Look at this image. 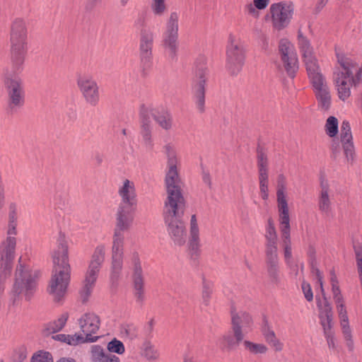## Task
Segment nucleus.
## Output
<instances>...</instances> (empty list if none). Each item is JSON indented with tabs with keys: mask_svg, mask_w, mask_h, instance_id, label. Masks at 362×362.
Wrapping results in <instances>:
<instances>
[{
	"mask_svg": "<svg viewBox=\"0 0 362 362\" xmlns=\"http://www.w3.org/2000/svg\"><path fill=\"white\" fill-rule=\"evenodd\" d=\"M153 45V33L147 30H141L139 38V54L143 63H150L152 59Z\"/></svg>",
	"mask_w": 362,
	"mask_h": 362,
	"instance_id": "24",
	"label": "nucleus"
},
{
	"mask_svg": "<svg viewBox=\"0 0 362 362\" xmlns=\"http://www.w3.org/2000/svg\"><path fill=\"white\" fill-rule=\"evenodd\" d=\"M325 132L330 139L329 149L332 156L337 158L339 153V141L337 138L339 132L338 119L334 116L329 117L325 124Z\"/></svg>",
	"mask_w": 362,
	"mask_h": 362,
	"instance_id": "22",
	"label": "nucleus"
},
{
	"mask_svg": "<svg viewBox=\"0 0 362 362\" xmlns=\"http://www.w3.org/2000/svg\"><path fill=\"white\" fill-rule=\"evenodd\" d=\"M276 194H288V180L284 173L278 174L276 180Z\"/></svg>",
	"mask_w": 362,
	"mask_h": 362,
	"instance_id": "44",
	"label": "nucleus"
},
{
	"mask_svg": "<svg viewBox=\"0 0 362 362\" xmlns=\"http://www.w3.org/2000/svg\"><path fill=\"white\" fill-rule=\"evenodd\" d=\"M163 152L167 157V164H180L174 144L172 143L166 144L163 146Z\"/></svg>",
	"mask_w": 362,
	"mask_h": 362,
	"instance_id": "41",
	"label": "nucleus"
},
{
	"mask_svg": "<svg viewBox=\"0 0 362 362\" xmlns=\"http://www.w3.org/2000/svg\"><path fill=\"white\" fill-rule=\"evenodd\" d=\"M301 288L306 300L308 301L313 300V293L310 285L308 282L303 281L302 282Z\"/></svg>",
	"mask_w": 362,
	"mask_h": 362,
	"instance_id": "51",
	"label": "nucleus"
},
{
	"mask_svg": "<svg viewBox=\"0 0 362 362\" xmlns=\"http://www.w3.org/2000/svg\"><path fill=\"white\" fill-rule=\"evenodd\" d=\"M16 235V223L12 221L9 223L8 230H7V237L16 238L15 235Z\"/></svg>",
	"mask_w": 362,
	"mask_h": 362,
	"instance_id": "54",
	"label": "nucleus"
},
{
	"mask_svg": "<svg viewBox=\"0 0 362 362\" xmlns=\"http://www.w3.org/2000/svg\"><path fill=\"white\" fill-rule=\"evenodd\" d=\"M194 101L196 104L197 108L201 112L204 110L205 104V90L201 86L198 88H193Z\"/></svg>",
	"mask_w": 362,
	"mask_h": 362,
	"instance_id": "42",
	"label": "nucleus"
},
{
	"mask_svg": "<svg viewBox=\"0 0 362 362\" xmlns=\"http://www.w3.org/2000/svg\"><path fill=\"white\" fill-rule=\"evenodd\" d=\"M107 349L109 352L115 353L119 355H122L125 352L124 345L121 341L117 339L116 338L108 342Z\"/></svg>",
	"mask_w": 362,
	"mask_h": 362,
	"instance_id": "46",
	"label": "nucleus"
},
{
	"mask_svg": "<svg viewBox=\"0 0 362 362\" xmlns=\"http://www.w3.org/2000/svg\"><path fill=\"white\" fill-rule=\"evenodd\" d=\"M54 340L66 343L70 346H76L88 342L82 334H59L52 337Z\"/></svg>",
	"mask_w": 362,
	"mask_h": 362,
	"instance_id": "36",
	"label": "nucleus"
},
{
	"mask_svg": "<svg viewBox=\"0 0 362 362\" xmlns=\"http://www.w3.org/2000/svg\"><path fill=\"white\" fill-rule=\"evenodd\" d=\"M134 220V206L119 204L115 214V227L111 250L110 278L112 280L117 279L122 272L124 259L123 233L130 230Z\"/></svg>",
	"mask_w": 362,
	"mask_h": 362,
	"instance_id": "2",
	"label": "nucleus"
},
{
	"mask_svg": "<svg viewBox=\"0 0 362 362\" xmlns=\"http://www.w3.org/2000/svg\"><path fill=\"white\" fill-rule=\"evenodd\" d=\"M266 263L269 277L274 283L280 280V269L279 266L278 252H266Z\"/></svg>",
	"mask_w": 362,
	"mask_h": 362,
	"instance_id": "29",
	"label": "nucleus"
},
{
	"mask_svg": "<svg viewBox=\"0 0 362 362\" xmlns=\"http://www.w3.org/2000/svg\"><path fill=\"white\" fill-rule=\"evenodd\" d=\"M341 146L343 148L345 161L347 164L352 165L356 158V153L351 127L346 121H344L341 127Z\"/></svg>",
	"mask_w": 362,
	"mask_h": 362,
	"instance_id": "21",
	"label": "nucleus"
},
{
	"mask_svg": "<svg viewBox=\"0 0 362 362\" xmlns=\"http://www.w3.org/2000/svg\"><path fill=\"white\" fill-rule=\"evenodd\" d=\"M183 362H194V361L192 357L189 356H185L184 358Z\"/></svg>",
	"mask_w": 362,
	"mask_h": 362,
	"instance_id": "59",
	"label": "nucleus"
},
{
	"mask_svg": "<svg viewBox=\"0 0 362 362\" xmlns=\"http://www.w3.org/2000/svg\"><path fill=\"white\" fill-rule=\"evenodd\" d=\"M106 247L104 245H98L92 255L85 275L83 286L81 291V298L83 303L86 302L91 295L100 270L105 262Z\"/></svg>",
	"mask_w": 362,
	"mask_h": 362,
	"instance_id": "6",
	"label": "nucleus"
},
{
	"mask_svg": "<svg viewBox=\"0 0 362 362\" xmlns=\"http://www.w3.org/2000/svg\"><path fill=\"white\" fill-rule=\"evenodd\" d=\"M333 80L336 83V86H338V83L339 81V72L337 69H336L333 72Z\"/></svg>",
	"mask_w": 362,
	"mask_h": 362,
	"instance_id": "56",
	"label": "nucleus"
},
{
	"mask_svg": "<svg viewBox=\"0 0 362 362\" xmlns=\"http://www.w3.org/2000/svg\"><path fill=\"white\" fill-rule=\"evenodd\" d=\"M276 196L280 230L291 229L288 193L278 194Z\"/></svg>",
	"mask_w": 362,
	"mask_h": 362,
	"instance_id": "23",
	"label": "nucleus"
},
{
	"mask_svg": "<svg viewBox=\"0 0 362 362\" xmlns=\"http://www.w3.org/2000/svg\"><path fill=\"white\" fill-rule=\"evenodd\" d=\"M319 107L327 110L331 104V96L329 89L324 80L313 83Z\"/></svg>",
	"mask_w": 362,
	"mask_h": 362,
	"instance_id": "26",
	"label": "nucleus"
},
{
	"mask_svg": "<svg viewBox=\"0 0 362 362\" xmlns=\"http://www.w3.org/2000/svg\"><path fill=\"white\" fill-rule=\"evenodd\" d=\"M254 322L251 315L244 311L232 312L231 329L233 333H235L238 337L244 338L246 334L253 329Z\"/></svg>",
	"mask_w": 362,
	"mask_h": 362,
	"instance_id": "19",
	"label": "nucleus"
},
{
	"mask_svg": "<svg viewBox=\"0 0 362 362\" xmlns=\"http://www.w3.org/2000/svg\"><path fill=\"white\" fill-rule=\"evenodd\" d=\"M262 334L265 341L269 344L277 339L275 332L266 322L262 328Z\"/></svg>",
	"mask_w": 362,
	"mask_h": 362,
	"instance_id": "48",
	"label": "nucleus"
},
{
	"mask_svg": "<svg viewBox=\"0 0 362 362\" xmlns=\"http://www.w3.org/2000/svg\"><path fill=\"white\" fill-rule=\"evenodd\" d=\"M0 362H3V361H0Z\"/></svg>",
	"mask_w": 362,
	"mask_h": 362,
	"instance_id": "63",
	"label": "nucleus"
},
{
	"mask_svg": "<svg viewBox=\"0 0 362 362\" xmlns=\"http://www.w3.org/2000/svg\"><path fill=\"white\" fill-rule=\"evenodd\" d=\"M321 190L318 199L320 211L327 216L332 215L333 204L331 199L328 184L326 182H321Z\"/></svg>",
	"mask_w": 362,
	"mask_h": 362,
	"instance_id": "27",
	"label": "nucleus"
},
{
	"mask_svg": "<svg viewBox=\"0 0 362 362\" xmlns=\"http://www.w3.org/2000/svg\"><path fill=\"white\" fill-rule=\"evenodd\" d=\"M57 362H76L73 358H62Z\"/></svg>",
	"mask_w": 362,
	"mask_h": 362,
	"instance_id": "58",
	"label": "nucleus"
},
{
	"mask_svg": "<svg viewBox=\"0 0 362 362\" xmlns=\"http://www.w3.org/2000/svg\"><path fill=\"white\" fill-rule=\"evenodd\" d=\"M180 166V164H167L165 177L166 198L164 205L186 204L182 192V182L179 173Z\"/></svg>",
	"mask_w": 362,
	"mask_h": 362,
	"instance_id": "8",
	"label": "nucleus"
},
{
	"mask_svg": "<svg viewBox=\"0 0 362 362\" xmlns=\"http://www.w3.org/2000/svg\"><path fill=\"white\" fill-rule=\"evenodd\" d=\"M291 229H281V240L282 247L284 251V257L286 262H288L291 258V243L290 238Z\"/></svg>",
	"mask_w": 362,
	"mask_h": 362,
	"instance_id": "38",
	"label": "nucleus"
},
{
	"mask_svg": "<svg viewBox=\"0 0 362 362\" xmlns=\"http://www.w3.org/2000/svg\"><path fill=\"white\" fill-rule=\"evenodd\" d=\"M150 8L155 16L160 17L168 11V5L166 0H151Z\"/></svg>",
	"mask_w": 362,
	"mask_h": 362,
	"instance_id": "39",
	"label": "nucleus"
},
{
	"mask_svg": "<svg viewBox=\"0 0 362 362\" xmlns=\"http://www.w3.org/2000/svg\"><path fill=\"white\" fill-rule=\"evenodd\" d=\"M31 362H53V358L49 352L40 350L33 355Z\"/></svg>",
	"mask_w": 362,
	"mask_h": 362,
	"instance_id": "47",
	"label": "nucleus"
},
{
	"mask_svg": "<svg viewBox=\"0 0 362 362\" xmlns=\"http://www.w3.org/2000/svg\"><path fill=\"white\" fill-rule=\"evenodd\" d=\"M28 50V29L23 19H15L10 30V59L14 69L24 63Z\"/></svg>",
	"mask_w": 362,
	"mask_h": 362,
	"instance_id": "5",
	"label": "nucleus"
},
{
	"mask_svg": "<svg viewBox=\"0 0 362 362\" xmlns=\"http://www.w3.org/2000/svg\"><path fill=\"white\" fill-rule=\"evenodd\" d=\"M298 45L312 83L324 80L313 48L308 39L300 31L298 33Z\"/></svg>",
	"mask_w": 362,
	"mask_h": 362,
	"instance_id": "10",
	"label": "nucleus"
},
{
	"mask_svg": "<svg viewBox=\"0 0 362 362\" xmlns=\"http://www.w3.org/2000/svg\"><path fill=\"white\" fill-rule=\"evenodd\" d=\"M118 194L121 198L119 204H126L129 206H136V193L134 182L125 179L119 187Z\"/></svg>",
	"mask_w": 362,
	"mask_h": 362,
	"instance_id": "25",
	"label": "nucleus"
},
{
	"mask_svg": "<svg viewBox=\"0 0 362 362\" xmlns=\"http://www.w3.org/2000/svg\"><path fill=\"white\" fill-rule=\"evenodd\" d=\"M279 52L285 70L290 76L293 77L298 69V57L294 46L288 40L282 39L279 42Z\"/></svg>",
	"mask_w": 362,
	"mask_h": 362,
	"instance_id": "15",
	"label": "nucleus"
},
{
	"mask_svg": "<svg viewBox=\"0 0 362 362\" xmlns=\"http://www.w3.org/2000/svg\"><path fill=\"white\" fill-rule=\"evenodd\" d=\"M189 246L194 251L198 250L200 247V231L195 214L192 215L190 218Z\"/></svg>",
	"mask_w": 362,
	"mask_h": 362,
	"instance_id": "31",
	"label": "nucleus"
},
{
	"mask_svg": "<svg viewBox=\"0 0 362 362\" xmlns=\"http://www.w3.org/2000/svg\"><path fill=\"white\" fill-rule=\"evenodd\" d=\"M180 18V12L170 11L166 19L165 31L163 34V47L166 54L171 59L175 58L178 50Z\"/></svg>",
	"mask_w": 362,
	"mask_h": 362,
	"instance_id": "9",
	"label": "nucleus"
},
{
	"mask_svg": "<svg viewBox=\"0 0 362 362\" xmlns=\"http://www.w3.org/2000/svg\"><path fill=\"white\" fill-rule=\"evenodd\" d=\"M246 58V49L240 37L230 33L226 47V66L232 74H238L243 69Z\"/></svg>",
	"mask_w": 362,
	"mask_h": 362,
	"instance_id": "7",
	"label": "nucleus"
},
{
	"mask_svg": "<svg viewBox=\"0 0 362 362\" xmlns=\"http://www.w3.org/2000/svg\"><path fill=\"white\" fill-rule=\"evenodd\" d=\"M206 75L207 69L205 66L198 69L195 73L193 88H198L201 86L204 88Z\"/></svg>",
	"mask_w": 362,
	"mask_h": 362,
	"instance_id": "45",
	"label": "nucleus"
},
{
	"mask_svg": "<svg viewBox=\"0 0 362 362\" xmlns=\"http://www.w3.org/2000/svg\"><path fill=\"white\" fill-rule=\"evenodd\" d=\"M341 332L342 334L343 344L345 349L349 352H352L354 349V341L352 334V330L349 325L348 317L346 312L343 310L341 305Z\"/></svg>",
	"mask_w": 362,
	"mask_h": 362,
	"instance_id": "28",
	"label": "nucleus"
},
{
	"mask_svg": "<svg viewBox=\"0 0 362 362\" xmlns=\"http://www.w3.org/2000/svg\"><path fill=\"white\" fill-rule=\"evenodd\" d=\"M294 6L291 2L280 1L272 4L269 9L267 16L272 27L276 30L286 28L293 18Z\"/></svg>",
	"mask_w": 362,
	"mask_h": 362,
	"instance_id": "11",
	"label": "nucleus"
},
{
	"mask_svg": "<svg viewBox=\"0 0 362 362\" xmlns=\"http://www.w3.org/2000/svg\"><path fill=\"white\" fill-rule=\"evenodd\" d=\"M265 237L267 239L265 252H277V234L272 220L268 221Z\"/></svg>",
	"mask_w": 362,
	"mask_h": 362,
	"instance_id": "33",
	"label": "nucleus"
},
{
	"mask_svg": "<svg viewBox=\"0 0 362 362\" xmlns=\"http://www.w3.org/2000/svg\"><path fill=\"white\" fill-rule=\"evenodd\" d=\"M204 180L205 182H207V183L210 184V177H209V175H205L204 177Z\"/></svg>",
	"mask_w": 362,
	"mask_h": 362,
	"instance_id": "60",
	"label": "nucleus"
},
{
	"mask_svg": "<svg viewBox=\"0 0 362 362\" xmlns=\"http://www.w3.org/2000/svg\"><path fill=\"white\" fill-rule=\"evenodd\" d=\"M53 269L47 291L55 303L62 302L66 293L71 278L69 262V242L64 235H59L56 247L52 252Z\"/></svg>",
	"mask_w": 362,
	"mask_h": 362,
	"instance_id": "1",
	"label": "nucleus"
},
{
	"mask_svg": "<svg viewBox=\"0 0 362 362\" xmlns=\"http://www.w3.org/2000/svg\"><path fill=\"white\" fill-rule=\"evenodd\" d=\"M186 204L163 206V219L168 235L176 246H183L187 240V230L184 221Z\"/></svg>",
	"mask_w": 362,
	"mask_h": 362,
	"instance_id": "4",
	"label": "nucleus"
},
{
	"mask_svg": "<svg viewBox=\"0 0 362 362\" xmlns=\"http://www.w3.org/2000/svg\"><path fill=\"white\" fill-rule=\"evenodd\" d=\"M16 238H6L0 245V272L10 274L15 258Z\"/></svg>",
	"mask_w": 362,
	"mask_h": 362,
	"instance_id": "18",
	"label": "nucleus"
},
{
	"mask_svg": "<svg viewBox=\"0 0 362 362\" xmlns=\"http://www.w3.org/2000/svg\"><path fill=\"white\" fill-rule=\"evenodd\" d=\"M269 1V0H253V5L256 8L263 10L267 7Z\"/></svg>",
	"mask_w": 362,
	"mask_h": 362,
	"instance_id": "53",
	"label": "nucleus"
},
{
	"mask_svg": "<svg viewBox=\"0 0 362 362\" xmlns=\"http://www.w3.org/2000/svg\"><path fill=\"white\" fill-rule=\"evenodd\" d=\"M40 272L23 262L22 258L18 259L15 272V281L12 289V296L14 302L25 299L30 300L35 293Z\"/></svg>",
	"mask_w": 362,
	"mask_h": 362,
	"instance_id": "3",
	"label": "nucleus"
},
{
	"mask_svg": "<svg viewBox=\"0 0 362 362\" xmlns=\"http://www.w3.org/2000/svg\"><path fill=\"white\" fill-rule=\"evenodd\" d=\"M9 276L10 274H6L0 272V300H1L5 289V281Z\"/></svg>",
	"mask_w": 362,
	"mask_h": 362,
	"instance_id": "52",
	"label": "nucleus"
},
{
	"mask_svg": "<svg viewBox=\"0 0 362 362\" xmlns=\"http://www.w3.org/2000/svg\"><path fill=\"white\" fill-rule=\"evenodd\" d=\"M5 87L8 97V105L11 109H18L23 106L25 94L21 81L17 77H6Z\"/></svg>",
	"mask_w": 362,
	"mask_h": 362,
	"instance_id": "16",
	"label": "nucleus"
},
{
	"mask_svg": "<svg viewBox=\"0 0 362 362\" xmlns=\"http://www.w3.org/2000/svg\"><path fill=\"white\" fill-rule=\"evenodd\" d=\"M250 12L254 11V8L252 6H250Z\"/></svg>",
	"mask_w": 362,
	"mask_h": 362,
	"instance_id": "62",
	"label": "nucleus"
},
{
	"mask_svg": "<svg viewBox=\"0 0 362 362\" xmlns=\"http://www.w3.org/2000/svg\"><path fill=\"white\" fill-rule=\"evenodd\" d=\"M122 6H124L127 4L129 0H119Z\"/></svg>",
	"mask_w": 362,
	"mask_h": 362,
	"instance_id": "61",
	"label": "nucleus"
},
{
	"mask_svg": "<svg viewBox=\"0 0 362 362\" xmlns=\"http://www.w3.org/2000/svg\"><path fill=\"white\" fill-rule=\"evenodd\" d=\"M243 346L245 350L252 354H265L268 350L267 347L263 344L253 343L247 340L243 341Z\"/></svg>",
	"mask_w": 362,
	"mask_h": 362,
	"instance_id": "43",
	"label": "nucleus"
},
{
	"mask_svg": "<svg viewBox=\"0 0 362 362\" xmlns=\"http://www.w3.org/2000/svg\"><path fill=\"white\" fill-rule=\"evenodd\" d=\"M319 308V316L321 325L323 327L325 337L327 339L329 349L334 352L337 351V338L334 337L332 330V312L330 305L326 298L317 299Z\"/></svg>",
	"mask_w": 362,
	"mask_h": 362,
	"instance_id": "13",
	"label": "nucleus"
},
{
	"mask_svg": "<svg viewBox=\"0 0 362 362\" xmlns=\"http://www.w3.org/2000/svg\"><path fill=\"white\" fill-rule=\"evenodd\" d=\"M127 264L132 270V285L136 300L141 303L145 299V282L139 255L137 252H132L127 256Z\"/></svg>",
	"mask_w": 362,
	"mask_h": 362,
	"instance_id": "12",
	"label": "nucleus"
},
{
	"mask_svg": "<svg viewBox=\"0 0 362 362\" xmlns=\"http://www.w3.org/2000/svg\"><path fill=\"white\" fill-rule=\"evenodd\" d=\"M152 129L151 120L146 117H143L141 121V136L144 145L148 149H152L153 147Z\"/></svg>",
	"mask_w": 362,
	"mask_h": 362,
	"instance_id": "32",
	"label": "nucleus"
},
{
	"mask_svg": "<svg viewBox=\"0 0 362 362\" xmlns=\"http://www.w3.org/2000/svg\"><path fill=\"white\" fill-rule=\"evenodd\" d=\"M269 346L275 351H281L284 349V344L277 338L273 342L269 344Z\"/></svg>",
	"mask_w": 362,
	"mask_h": 362,
	"instance_id": "55",
	"label": "nucleus"
},
{
	"mask_svg": "<svg viewBox=\"0 0 362 362\" xmlns=\"http://www.w3.org/2000/svg\"><path fill=\"white\" fill-rule=\"evenodd\" d=\"M78 324L88 342L97 341L98 337L93 335L98 333L100 327L101 320L99 315L93 312L85 313L78 318Z\"/></svg>",
	"mask_w": 362,
	"mask_h": 362,
	"instance_id": "17",
	"label": "nucleus"
},
{
	"mask_svg": "<svg viewBox=\"0 0 362 362\" xmlns=\"http://www.w3.org/2000/svg\"><path fill=\"white\" fill-rule=\"evenodd\" d=\"M90 359L92 362H120L118 356L106 352L99 345H93L90 348Z\"/></svg>",
	"mask_w": 362,
	"mask_h": 362,
	"instance_id": "30",
	"label": "nucleus"
},
{
	"mask_svg": "<svg viewBox=\"0 0 362 362\" xmlns=\"http://www.w3.org/2000/svg\"><path fill=\"white\" fill-rule=\"evenodd\" d=\"M156 123L163 129L168 131L173 127V117L168 112H161L154 116Z\"/></svg>",
	"mask_w": 362,
	"mask_h": 362,
	"instance_id": "40",
	"label": "nucleus"
},
{
	"mask_svg": "<svg viewBox=\"0 0 362 362\" xmlns=\"http://www.w3.org/2000/svg\"><path fill=\"white\" fill-rule=\"evenodd\" d=\"M69 317L68 313H64L57 319L46 324L44 330L45 334H49L62 330L66 325Z\"/></svg>",
	"mask_w": 362,
	"mask_h": 362,
	"instance_id": "34",
	"label": "nucleus"
},
{
	"mask_svg": "<svg viewBox=\"0 0 362 362\" xmlns=\"http://www.w3.org/2000/svg\"><path fill=\"white\" fill-rule=\"evenodd\" d=\"M77 87L84 100L89 105L95 107L100 101V88L93 76L78 74L76 76Z\"/></svg>",
	"mask_w": 362,
	"mask_h": 362,
	"instance_id": "14",
	"label": "nucleus"
},
{
	"mask_svg": "<svg viewBox=\"0 0 362 362\" xmlns=\"http://www.w3.org/2000/svg\"><path fill=\"white\" fill-rule=\"evenodd\" d=\"M26 348L21 346L16 349L12 354L13 362H23L27 358Z\"/></svg>",
	"mask_w": 362,
	"mask_h": 362,
	"instance_id": "49",
	"label": "nucleus"
},
{
	"mask_svg": "<svg viewBox=\"0 0 362 362\" xmlns=\"http://www.w3.org/2000/svg\"><path fill=\"white\" fill-rule=\"evenodd\" d=\"M203 298L206 303H208L209 298H210V292L209 291H204L203 293Z\"/></svg>",
	"mask_w": 362,
	"mask_h": 362,
	"instance_id": "57",
	"label": "nucleus"
},
{
	"mask_svg": "<svg viewBox=\"0 0 362 362\" xmlns=\"http://www.w3.org/2000/svg\"><path fill=\"white\" fill-rule=\"evenodd\" d=\"M243 339L241 336L238 337L235 333H226L220 339V346L223 350L230 351L237 348Z\"/></svg>",
	"mask_w": 362,
	"mask_h": 362,
	"instance_id": "35",
	"label": "nucleus"
},
{
	"mask_svg": "<svg viewBox=\"0 0 362 362\" xmlns=\"http://www.w3.org/2000/svg\"><path fill=\"white\" fill-rule=\"evenodd\" d=\"M330 276L332 291L335 297L337 298L339 295V284L338 278L334 272H331Z\"/></svg>",
	"mask_w": 362,
	"mask_h": 362,
	"instance_id": "50",
	"label": "nucleus"
},
{
	"mask_svg": "<svg viewBox=\"0 0 362 362\" xmlns=\"http://www.w3.org/2000/svg\"><path fill=\"white\" fill-rule=\"evenodd\" d=\"M257 168L259 195L263 200L266 201L269 198L268 159L263 152L258 153Z\"/></svg>",
	"mask_w": 362,
	"mask_h": 362,
	"instance_id": "20",
	"label": "nucleus"
},
{
	"mask_svg": "<svg viewBox=\"0 0 362 362\" xmlns=\"http://www.w3.org/2000/svg\"><path fill=\"white\" fill-rule=\"evenodd\" d=\"M141 356L151 362L159 361L160 358L159 349L151 342H146L143 344Z\"/></svg>",
	"mask_w": 362,
	"mask_h": 362,
	"instance_id": "37",
	"label": "nucleus"
}]
</instances>
